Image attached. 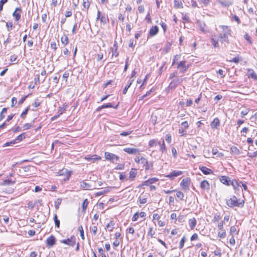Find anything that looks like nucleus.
Instances as JSON below:
<instances>
[{"mask_svg":"<svg viewBox=\"0 0 257 257\" xmlns=\"http://www.w3.org/2000/svg\"><path fill=\"white\" fill-rule=\"evenodd\" d=\"M219 28L221 29L220 32L219 33L218 38L220 39V42L222 43L226 42L229 43L228 36L231 35V30L230 28L228 26L220 25Z\"/></svg>","mask_w":257,"mask_h":257,"instance_id":"f257e3e1","label":"nucleus"},{"mask_svg":"<svg viewBox=\"0 0 257 257\" xmlns=\"http://www.w3.org/2000/svg\"><path fill=\"white\" fill-rule=\"evenodd\" d=\"M244 202L243 200H240V199H238L235 196H233L226 201L227 205L232 208L235 206L242 207L244 205Z\"/></svg>","mask_w":257,"mask_h":257,"instance_id":"f03ea898","label":"nucleus"},{"mask_svg":"<svg viewBox=\"0 0 257 257\" xmlns=\"http://www.w3.org/2000/svg\"><path fill=\"white\" fill-rule=\"evenodd\" d=\"M139 163L143 165L146 171L153 170V163L151 162H149L145 158L142 157L140 159H139Z\"/></svg>","mask_w":257,"mask_h":257,"instance_id":"7ed1b4c3","label":"nucleus"},{"mask_svg":"<svg viewBox=\"0 0 257 257\" xmlns=\"http://www.w3.org/2000/svg\"><path fill=\"white\" fill-rule=\"evenodd\" d=\"M189 68V65H186V62L185 61H180L177 66V68L179 70V72L181 73H184Z\"/></svg>","mask_w":257,"mask_h":257,"instance_id":"20e7f679","label":"nucleus"},{"mask_svg":"<svg viewBox=\"0 0 257 257\" xmlns=\"http://www.w3.org/2000/svg\"><path fill=\"white\" fill-rule=\"evenodd\" d=\"M105 157L106 160L111 161L113 162H116L119 160V157L109 152L105 153Z\"/></svg>","mask_w":257,"mask_h":257,"instance_id":"39448f33","label":"nucleus"},{"mask_svg":"<svg viewBox=\"0 0 257 257\" xmlns=\"http://www.w3.org/2000/svg\"><path fill=\"white\" fill-rule=\"evenodd\" d=\"M190 179L189 178L183 179L180 185L183 189L188 190L189 189Z\"/></svg>","mask_w":257,"mask_h":257,"instance_id":"423d86ee","label":"nucleus"},{"mask_svg":"<svg viewBox=\"0 0 257 257\" xmlns=\"http://www.w3.org/2000/svg\"><path fill=\"white\" fill-rule=\"evenodd\" d=\"M76 238L74 236H72L70 238L64 239L61 241V242L73 246L75 243Z\"/></svg>","mask_w":257,"mask_h":257,"instance_id":"0eeeda50","label":"nucleus"},{"mask_svg":"<svg viewBox=\"0 0 257 257\" xmlns=\"http://www.w3.org/2000/svg\"><path fill=\"white\" fill-rule=\"evenodd\" d=\"M31 166H26L20 167L18 173L21 176H25L26 175V173L29 172L30 170V168Z\"/></svg>","mask_w":257,"mask_h":257,"instance_id":"6e6552de","label":"nucleus"},{"mask_svg":"<svg viewBox=\"0 0 257 257\" xmlns=\"http://www.w3.org/2000/svg\"><path fill=\"white\" fill-rule=\"evenodd\" d=\"M22 10L21 8H17L13 13V16L15 18L16 21H19L21 19V13Z\"/></svg>","mask_w":257,"mask_h":257,"instance_id":"1a4fd4ad","label":"nucleus"},{"mask_svg":"<svg viewBox=\"0 0 257 257\" xmlns=\"http://www.w3.org/2000/svg\"><path fill=\"white\" fill-rule=\"evenodd\" d=\"M123 151L129 154L133 155L139 154L140 153L139 150L136 148H125L123 149Z\"/></svg>","mask_w":257,"mask_h":257,"instance_id":"9d476101","label":"nucleus"},{"mask_svg":"<svg viewBox=\"0 0 257 257\" xmlns=\"http://www.w3.org/2000/svg\"><path fill=\"white\" fill-rule=\"evenodd\" d=\"M219 180L222 183H223L226 185H227V186L230 185V183L231 180H230L229 177L228 176H221L219 177Z\"/></svg>","mask_w":257,"mask_h":257,"instance_id":"9b49d317","label":"nucleus"},{"mask_svg":"<svg viewBox=\"0 0 257 257\" xmlns=\"http://www.w3.org/2000/svg\"><path fill=\"white\" fill-rule=\"evenodd\" d=\"M46 243L47 245L49 247L53 246L56 243V239L55 237L53 235H51L50 237H49L47 239Z\"/></svg>","mask_w":257,"mask_h":257,"instance_id":"f8f14e48","label":"nucleus"},{"mask_svg":"<svg viewBox=\"0 0 257 257\" xmlns=\"http://www.w3.org/2000/svg\"><path fill=\"white\" fill-rule=\"evenodd\" d=\"M183 172L180 171L175 170L167 176V177L173 179L175 177L182 175Z\"/></svg>","mask_w":257,"mask_h":257,"instance_id":"ddd939ff","label":"nucleus"},{"mask_svg":"<svg viewBox=\"0 0 257 257\" xmlns=\"http://www.w3.org/2000/svg\"><path fill=\"white\" fill-rule=\"evenodd\" d=\"M198 23L200 30L203 33H207L209 32L207 26L204 23L199 22H198Z\"/></svg>","mask_w":257,"mask_h":257,"instance_id":"4468645a","label":"nucleus"},{"mask_svg":"<svg viewBox=\"0 0 257 257\" xmlns=\"http://www.w3.org/2000/svg\"><path fill=\"white\" fill-rule=\"evenodd\" d=\"M182 78H175L173 79L172 81L170 82V85L171 87H175L178 84L181 83L183 81Z\"/></svg>","mask_w":257,"mask_h":257,"instance_id":"2eb2a0df","label":"nucleus"},{"mask_svg":"<svg viewBox=\"0 0 257 257\" xmlns=\"http://www.w3.org/2000/svg\"><path fill=\"white\" fill-rule=\"evenodd\" d=\"M199 169L202 171V172L204 175H209V174H213V171L210 169H209V168H207L206 167H205V166L200 167Z\"/></svg>","mask_w":257,"mask_h":257,"instance_id":"dca6fc26","label":"nucleus"},{"mask_svg":"<svg viewBox=\"0 0 257 257\" xmlns=\"http://www.w3.org/2000/svg\"><path fill=\"white\" fill-rule=\"evenodd\" d=\"M159 32L158 26H153L150 30L149 34L151 37L155 36Z\"/></svg>","mask_w":257,"mask_h":257,"instance_id":"f3484780","label":"nucleus"},{"mask_svg":"<svg viewBox=\"0 0 257 257\" xmlns=\"http://www.w3.org/2000/svg\"><path fill=\"white\" fill-rule=\"evenodd\" d=\"M217 3L224 7H229V6L232 5V2L229 1L218 0Z\"/></svg>","mask_w":257,"mask_h":257,"instance_id":"a211bd4d","label":"nucleus"},{"mask_svg":"<svg viewBox=\"0 0 257 257\" xmlns=\"http://www.w3.org/2000/svg\"><path fill=\"white\" fill-rule=\"evenodd\" d=\"M117 43L116 41H114L113 47L111 48L112 56H115V57L118 56V53L117 51Z\"/></svg>","mask_w":257,"mask_h":257,"instance_id":"6ab92c4d","label":"nucleus"},{"mask_svg":"<svg viewBox=\"0 0 257 257\" xmlns=\"http://www.w3.org/2000/svg\"><path fill=\"white\" fill-rule=\"evenodd\" d=\"M210 185L207 180H203L200 183V187L203 190H209Z\"/></svg>","mask_w":257,"mask_h":257,"instance_id":"aec40b11","label":"nucleus"},{"mask_svg":"<svg viewBox=\"0 0 257 257\" xmlns=\"http://www.w3.org/2000/svg\"><path fill=\"white\" fill-rule=\"evenodd\" d=\"M220 124V120L218 118H215L211 123L210 125L212 128H216Z\"/></svg>","mask_w":257,"mask_h":257,"instance_id":"412c9836","label":"nucleus"},{"mask_svg":"<svg viewBox=\"0 0 257 257\" xmlns=\"http://www.w3.org/2000/svg\"><path fill=\"white\" fill-rule=\"evenodd\" d=\"M188 223L191 229H193L196 225L197 221L194 217H193L189 219Z\"/></svg>","mask_w":257,"mask_h":257,"instance_id":"4be33fe9","label":"nucleus"},{"mask_svg":"<svg viewBox=\"0 0 257 257\" xmlns=\"http://www.w3.org/2000/svg\"><path fill=\"white\" fill-rule=\"evenodd\" d=\"M174 7L176 9L183 8V3L181 0H174Z\"/></svg>","mask_w":257,"mask_h":257,"instance_id":"5701e85b","label":"nucleus"},{"mask_svg":"<svg viewBox=\"0 0 257 257\" xmlns=\"http://www.w3.org/2000/svg\"><path fill=\"white\" fill-rule=\"evenodd\" d=\"M248 78H251L254 80H257V75L254 72V71L252 69H248Z\"/></svg>","mask_w":257,"mask_h":257,"instance_id":"b1692460","label":"nucleus"},{"mask_svg":"<svg viewBox=\"0 0 257 257\" xmlns=\"http://www.w3.org/2000/svg\"><path fill=\"white\" fill-rule=\"evenodd\" d=\"M88 203H89V201H88L87 199H85L83 201V202L82 203V212L83 213H85L87 207L88 205Z\"/></svg>","mask_w":257,"mask_h":257,"instance_id":"393cba45","label":"nucleus"},{"mask_svg":"<svg viewBox=\"0 0 257 257\" xmlns=\"http://www.w3.org/2000/svg\"><path fill=\"white\" fill-rule=\"evenodd\" d=\"M137 172L136 170L135 169H132L131 171L130 172V176L129 178L131 180H133L136 177Z\"/></svg>","mask_w":257,"mask_h":257,"instance_id":"a878e982","label":"nucleus"},{"mask_svg":"<svg viewBox=\"0 0 257 257\" xmlns=\"http://www.w3.org/2000/svg\"><path fill=\"white\" fill-rule=\"evenodd\" d=\"M80 186L82 188L85 190L91 189V185L84 181H82V182H81Z\"/></svg>","mask_w":257,"mask_h":257,"instance_id":"bb28decb","label":"nucleus"},{"mask_svg":"<svg viewBox=\"0 0 257 257\" xmlns=\"http://www.w3.org/2000/svg\"><path fill=\"white\" fill-rule=\"evenodd\" d=\"M238 233V230H237L236 227L235 226H232L230 228V234L232 236L234 235H237Z\"/></svg>","mask_w":257,"mask_h":257,"instance_id":"cd10ccee","label":"nucleus"},{"mask_svg":"<svg viewBox=\"0 0 257 257\" xmlns=\"http://www.w3.org/2000/svg\"><path fill=\"white\" fill-rule=\"evenodd\" d=\"M231 185L235 189H237L240 186V182H238L236 180L233 179L230 181V185Z\"/></svg>","mask_w":257,"mask_h":257,"instance_id":"c85d7f7f","label":"nucleus"},{"mask_svg":"<svg viewBox=\"0 0 257 257\" xmlns=\"http://www.w3.org/2000/svg\"><path fill=\"white\" fill-rule=\"evenodd\" d=\"M230 150L231 153L234 155H238L240 154L239 150L235 146H232V147H231Z\"/></svg>","mask_w":257,"mask_h":257,"instance_id":"c756f323","label":"nucleus"},{"mask_svg":"<svg viewBox=\"0 0 257 257\" xmlns=\"http://www.w3.org/2000/svg\"><path fill=\"white\" fill-rule=\"evenodd\" d=\"M134 80H129L128 82V84L126 85L123 90L122 93L123 94H125L127 91L128 89L130 88L131 85L132 84Z\"/></svg>","mask_w":257,"mask_h":257,"instance_id":"7c9ffc66","label":"nucleus"},{"mask_svg":"<svg viewBox=\"0 0 257 257\" xmlns=\"http://www.w3.org/2000/svg\"><path fill=\"white\" fill-rule=\"evenodd\" d=\"M61 41L64 45H67L69 42V39L68 37L66 35H64L63 36L61 37Z\"/></svg>","mask_w":257,"mask_h":257,"instance_id":"2f4dec72","label":"nucleus"},{"mask_svg":"<svg viewBox=\"0 0 257 257\" xmlns=\"http://www.w3.org/2000/svg\"><path fill=\"white\" fill-rule=\"evenodd\" d=\"M68 107V105L67 104L64 103L63 104L62 107H60L59 108V109L58 110V112L61 115L62 114L66 109V108Z\"/></svg>","mask_w":257,"mask_h":257,"instance_id":"473e14b6","label":"nucleus"},{"mask_svg":"<svg viewBox=\"0 0 257 257\" xmlns=\"http://www.w3.org/2000/svg\"><path fill=\"white\" fill-rule=\"evenodd\" d=\"M176 196L177 198H178L180 200H183L184 199V194L183 192H182L180 191H177L176 190Z\"/></svg>","mask_w":257,"mask_h":257,"instance_id":"72a5a7b5","label":"nucleus"},{"mask_svg":"<svg viewBox=\"0 0 257 257\" xmlns=\"http://www.w3.org/2000/svg\"><path fill=\"white\" fill-rule=\"evenodd\" d=\"M158 145L160 146V151H161L162 153H164L166 151V148L164 141H163L162 144H161L160 142H158Z\"/></svg>","mask_w":257,"mask_h":257,"instance_id":"f704fd0d","label":"nucleus"},{"mask_svg":"<svg viewBox=\"0 0 257 257\" xmlns=\"http://www.w3.org/2000/svg\"><path fill=\"white\" fill-rule=\"evenodd\" d=\"M220 231L218 232V236L220 238H224L226 236V231L224 229L220 230Z\"/></svg>","mask_w":257,"mask_h":257,"instance_id":"c9c22d12","label":"nucleus"},{"mask_svg":"<svg viewBox=\"0 0 257 257\" xmlns=\"http://www.w3.org/2000/svg\"><path fill=\"white\" fill-rule=\"evenodd\" d=\"M158 144V143L155 139L151 140L149 142V146L150 147H153L156 146Z\"/></svg>","mask_w":257,"mask_h":257,"instance_id":"e433bc0d","label":"nucleus"},{"mask_svg":"<svg viewBox=\"0 0 257 257\" xmlns=\"http://www.w3.org/2000/svg\"><path fill=\"white\" fill-rule=\"evenodd\" d=\"M114 223L112 221H110L106 225V228H110L109 231H112L114 228Z\"/></svg>","mask_w":257,"mask_h":257,"instance_id":"4c0bfd02","label":"nucleus"},{"mask_svg":"<svg viewBox=\"0 0 257 257\" xmlns=\"http://www.w3.org/2000/svg\"><path fill=\"white\" fill-rule=\"evenodd\" d=\"M231 20L232 21H236L238 24H239L241 23L239 17L236 15H232Z\"/></svg>","mask_w":257,"mask_h":257,"instance_id":"58836bf2","label":"nucleus"},{"mask_svg":"<svg viewBox=\"0 0 257 257\" xmlns=\"http://www.w3.org/2000/svg\"><path fill=\"white\" fill-rule=\"evenodd\" d=\"M211 44L215 47V48H219V44L218 43V42L217 41H216L215 39L214 38H211Z\"/></svg>","mask_w":257,"mask_h":257,"instance_id":"ea45409f","label":"nucleus"},{"mask_svg":"<svg viewBox=\"0 0 257 257\" xmlns=\"http://www.w3.org/2000/svg\"><path fill=\"white\" fill-rule=\"evenodd\" d=\"M117 106H118V104H117L115 106H113V105H112V104L111 103L104 104L101 105V107H103V108H111V107L117 108Z\"/></svg>","mask_w":257,"mask_h":257,"instance_id":"a19ab883","label":"nucleus"},{"mask_svg":"<svg viewBox=\"0 0 257 257\" xmlns=\"http://www.w3.org/2000/svg\"><path fill=\"white\" fill-rule=\"evenodd\" d=\"M15 183V181H12V180L7 179L4 181L3 184V185H12L14 184Z\"/></svg>","mask_w":257,"mask_h":257,"instance_id":"79ce46f5","label":"nucleus"},{"mask_svg":"<svg viewBox=\"0 0 257 257\" xmlns=\"http://www.w3.org/2000/svg\"><path fill=\"white\" fill-rule=\"evenodd\" d=\"M7 108H3L2 112L0 113V121L5 117L4 113H7Z\"/></svg>","mask_w":257,"mask_h":257,"instance_id":"37998d69","label":"nucleus"},{"mask_svg":"<svg viewBox=\"0 0 257 257\" xmlns=\"http://www.w3.org/2000/svg\"><path fill=\"white\" fill-rule=\"evenodd\" d=\"M83 6L84 8L88 10L90 6V3L88 0H83Z\"/></svg>","mask_w":257,"mask_h":257,"instance_id":"c03bdc74","label":"nucleus"},{"mask_svg":"<svg viewBox=\"0 0 257 257\" xmlns=\"http://www.w3.org/2000/svg\"><path fill=\"white\" fill-rule=\"evenodd\" d=\"M171 46V43L168 42L166 43L165 46L164 47V50H165L166 53H168L169 51V50L170 49Z\"/></svg>","mask_w":257,"mask_h":257,"instance_id":"a18cd8bd","label":"nucleus"},{"mask_svg":"<svg viewBox=\"0 0 257 257\" xmlns=\"http://www.w3.org/2000/svg\"><path fill=\"white\" fill-rule=\"evenodd\" d=\"M54 220L55 221V225L57 227L59 228L60 227V220L58 219L57 216L56 214L55 215L54 217Z\"/></svg>","mask_w":257,"mask_h":257,"instance_id":"49530a36","label":"nucleus"},{"mask_svg":"<svg viewBox=\"0 0 257 257\" xmlns=\"http://www.w3.org/2000/svg\"><path fill=\"white\" fill-rule=\"evenodd\" d=\"M25 138V134H22L20 135H19L17 138L16 139H15V140H16V142L17 143V141H22L24 138Z\"/></svg>","mask_w":257,"mask_h":257,"instance_id":"de8ad7c7","label":"nucleus"},{"mask_svg":"<svg viewBox=\"0 0 257 257\" xmlns=\"http://www.w3.org/2000/svg\"><path fill=\"white\" fill-rule=\"evenodd\" d=\"M90 230L91 232H93L94 235H96L97 231V227L96 226L94 225L92 227H90Z\"/></svg>","mask_w":257,"mask_h":257,"instance_id":"09e8293b","label":"nucleus"},{"mask_svg":"<svg viewBox=\"0 0 257 257\" xmlns=\"http://www.w3.org/2000/svg\"><path fill=\"white\" fill-rule=\"evenodd\" d=\"M185 240H186L185 237L183 236L182 237V238L181 239V240H180V244H179V248L180 249L182 248L184 246V243L185 242Z\"/></svg>","mask_w":257,"mask_h":257,"instance_id":"8fccbe9b","label":"nucleus"},{"mask_svg":"<svg viewBox=\"0 0 257 257\" xmlns=\"http://www.w3.org/2000/svg\"><path fill=\"white\" fill-rule=\"evenodd\" d=\"M155 234V231L153 230L152 227H150L149 229V231L148 232V235L150 236L151 237H153L154 235Z\"/></svg>","mask_w":257,"mask_h":257,"instance_id":"3c124183","label":"nucleus"},{"mask_svg":"<svg viewBox=\"0 0 257 257\" xmlns=\"http://www.w3.org/2000/svg\"><path fill=\"white\" fill-rule=\"evenodd\" d=\"M6 26L7 27L8 31H10L13 27V24L12 22H7L6 24Z\"/></svg>","mask_w":257,"mask_h":257,"instance_id":"603ef678","label":"nucleus"},{"mask_svg":"<svg viewBox=\"0 0 257 257\" xmlns=\"http://www.w3.org/2000/svg\"><path fill=\"white\" fill-rule=\"evenodd\" d=\"M78 229L80 231L81 237L82 238V239H84V231H83L82 226H80Z\"/></svg>","mask_w":257,"mask_h":257,"instance_id":"864d4df0","label":"nucleus"},{"mask_svg":"<svg viewBox=\"0 0 257 257\" xmlns=\"http://www.w3.org/2000/svg\"><path fill=\"white\" fill-rule=\"evenodd\" d=\"M100 20L103 24H106L107 22V19L105 17L104 15H102L101 16Z\"/></svg>","mask_w":257,"mask_h":257,"instance_id":"5fc2aeb1","label":"nucleus"},{"mask_svg":"<svg viewBox=\"0 0 257 257\" xmlns=\"http://www.w3.org/2000/svg\"><path fill=\"white\" fill-rule=\"evenodd\" d=\"M8 0H1L0 1V12L3 9V6L5 4L7 3Z\"/></svg>","mask_w":257,"mask_h":257,"instance_id":"6e6d98bb","label":"nucleus"},{"mask_svg":"<svg viewBox=\"0 0 257 257\" xmlns=\"http://www.w3.org/2000/svg\"><path fill=\"white\" fill-rule=\"evenodd\" d=\"M247 156L250 158H254L257 156V151H255L253 153H248Z\"/></svg>","mask_w":257,"mask_h":257,"instance_id":"4d7b16f0","label":"nucleus"},{"mask_svg":"<svg viewBox=\"0 0 257 257\" xmlns=\"http://www.w3.org/2000/svg\"><path fill=\"white\" fill-rule=\"evenodd\" d=\"M32 125H31L30 123H26L23 125V129L24 130H27L28 129H30L32 127Z\"/></svg>","mask_w":257,"mask_h":257,"instance_id":"13d9d810","label":"nucleus"},{"mask_svg":"<svg viewBox=\"0 0 257 257\" xmlns=\"http://www.w3.org/2000/svg\"><path fill=\"white\" fill-rule=\"evenodd\" d=\"M220 218L221 217L219 215L215 214L213 217V222H217L220 219Z\"/></svg>","mask_w":257,"mask_h":257,"instance_id":"bf43d9fd","label":"nucleus"},{"mask_svg":"<svg viewBox=\"0 0 257 257\" xmlns=\"http://www.w3.org/2000/svg\"><path fill=\"white\" fill-rule=\"evenodd\" d=\"M244 37L245 39L247 41H248L250 44H251V38L247 33H245Z\"/></svg>","mask_w":257,"mask_h":257,"instance_id":"052dcab7","label":"nucleus"},{"mask_svg":"<svg viewBox=\"0 0 257 257\" xmlns=\"http://www.w3.org/2000/svg\"><path fill=\"white\" fill-rule=\"evenodd\" d=\"M149 180L151 184L152 185V184L155 183L156 182H157L159 180V179L157 178L154 177V178L149 179Z\"/></svg>","mask_w":257,"mask_h":257,"instance_id":"680f3d73","label":"nucleus"},{"mask_svg":"<svg viewBox=\"0 0 257 257\" xmlns=\"http://www.w3.org/2000/svg\"><path fill=\"white\" fill-rule=\"evenodd\" d=\"M29 110V108L27 107L21 114V116L22 118H25L26 115L27 114L28 111Z\"/></svg>","mask_w":257,"mask_h":257,"instance_id":"e2e57ef3","label":"nucleus"},{"mask_svg":"<svg viewBox=\"0 0 257 257\" xmlns=\"http://www.w3.org/2000/svg\"><path fill=\"white\" fill-rule=\"evenodd\" d=\"M139 202L140 204H143L147 202V198L139 197Z\"/></svg>","mask_w":257,"mask_h":257,"instance_id":"0e129e2a","label":"nucleus"},{"mask_svg":"<svg viewBox=\"0 0 257 257\" xmlns=\"http://www.w3.org/2000/svg\"><path fill=\"white\" fill-rule=\"evenodd\" d=\"M132 131H127V132H122L121 133H120V135H121V136H127L130 135L132 133Z\"/></svg>","mask_w":257,"mask_h":257,"instance_id":"69168bd1","label":"nucleus"},{"mask_svg":"<svg viewBox=\"0 0 257 257\" xmlns=\"http://www.w3.org/2000/svg\"><path fill=\"white\" fill-rule=\"evenodd\" d=\"M139 216V213L138 212H137L136 213H135V214L133 215V217H132V220L133 221H135L136 220H137V219H138Z\"/></svg>","mask_w":257,"mask_h":257,"instance_id":"338daca9","label":"nucleus"},{"mask_svg":"<svg viewBox=\"0 0 257 257\" xmlns=\"http://www.w3.org/2000/svg\"><path fill=\"white\" fill-rule=\"evenodd\" d=\"M198 235L197 233H194L191 237V241H193V240H197L198 239Z\"/></svg>","mask_w":257,"mask_h":257,"instance_id":"774afa93","label":"nucleus"}]
</instances>
